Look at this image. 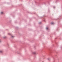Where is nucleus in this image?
<instances>
[{
  "label": "nucleus",
  "instance_id": "nucleus-1",
  "mask_svg": "<svg viewBox=\"0 0 62 62\" xmlns=\"http://www.w3.org/2000/svg\"><path fill=\"white\" fill-rule=\"evenodd\" d=\"M33 54H36V52H32Z\"/></svg>",
  "mask_w": 62,
  "mask_h": 62
},
{
  "label": "nucleus",
  "instance_id": "nucleus-2",
  "mask_svg": "<svg viewBox=\"0 0 62 62\" xmlns=\"http://www.w3.org/2000/svg\"><path fill=\"white\" fill-rule=\"evenodd\" d=\"M1 14H3V12H1Z\"/></svg>",
  "mask_w": 62,
  "mask_h": 62
},
{
  "label": "nucleus",
  "instance_id": "nucleus-3",
  "mask_svg": "<svg viewBox=\"0 0 62 62\" xmlns=\"http://www.w3.org/2000/svg\"><path fill=\"white\" fill-rule=\"evenodd\" d=\"M14 37H15L14 36H11V37H12V38H14Z\"/></svg>",
  "mask_w": 62,
  "mask_h": 62
},
{
  "label": "nucleus",
  "instance_id": "nucleus-4",
  "mask_svg": "<svg viewBox=\"0 0 62 62\" xmlns=\"http://www.w3.org/2000/svg\"><path fill=\"white\" fill-rule=\"evenodd\" d=\"M48 29V28H46V29Z\"/></svg>",
  "mask_w": 62,
  "mask_h": 62
},
{
  "label": "nucleus",
  "instance_id": "nucleus-5",
  "mask_svg": "<svg viewBox=\"0 0 62 62\" xmlns=\"http://www.w3.org/2000/svg\"><path fill=\"white\" fill-rule=\"evenodd\" d=\"M53 23H51V24H53Z\"/></svg>",
  "mask_w": 62,
  "mask_h": 62
},
{
  "label": "nucleus",
  "instance_id": "nucleus-6",
  "mask_svg": "<svg viewBox=\"0 0 62 62\" xmlns=\"http://www.w3.org/2000/svg\"><path fill=\"white\" fill-rule=\"evenodd\" d=\"M3 38H6V37H4Z\"/></svg>",
  "mask_w": 62,
  "mask_h": 62
},
{
  "label": "nucleus",
  "instance_id": "nucleus-7",
  "mask_svg": "<svg viewBox=\"0 0 62 62\" xmlns=\"http://www.w3.org/2000/svg\"><path fill=\"white\" fill-rule=\"evenodd\" d=\"M0 52L1 53V52H2L1 51H0Z\"/></svg>",
  "mask_w": 62,
  "mask_h": 62
},
{
  "label": "nucleus",
  "instance_id": "nucleus-8",
  "mask_svg": "<svg viewBox=\"0 0 62 62\" xmlns=\"http://www.w3.org/2000/svg\"><path fill=\"white\" fill-rule=\"evenodd\" d=\"M0 42H1V41H0Z\"/></svg>",
  "mask_w": 62,
  "mask_h": 62
}]
</instances>
